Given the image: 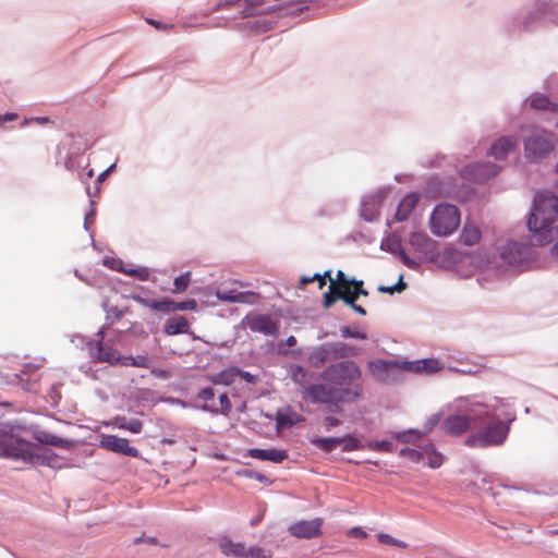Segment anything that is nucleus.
I'll list each match as a JSON object with an SVG mask.
<instances>
[{
	"label": "nucleus",
	"instance_id": "obj_16",
	"mask_svg": "<svg viewBox=\"0 0 558 558\" xmlns=\"http://www.w3.org/2000/svg\"><path fill=\"white\" fill-rule=\"evenodd\" d=\"M99 446L102 449L121 456L131 458L140 457V451L135 447L130 446L126 438H120L116 435H101Z\"/></svg>",
	"mask_w": 558,
	"mask_h": 558
},
{
	"label": "nucleus",
	"instance_id": "obj_3",
	"mask_svg": "<svg viewBox=\"0 0 558 558\" xmlns=\"http://www.w3.org/2000/svg\"><path fill=\"white\" fill-rule=\"evenodd\" d=\"M320 378L327 389L351 398V400L357 401L364 395L362 369L353 360L329 364L320 373Z\"/></svg>",
	"mask_w": 558,
	"mask_h": 558
},
{
	"label": "nucleus",
	"instance_id": "obj_25",
	"mask_svg": "<svg viewBox=\"0 0 558 558\" xmlns=\"http://www.w3.org/2000/svg\"><path fill=\"white\" fill-rule=\"evenodd\" d=\"M34 438L43 445H50L62 449H70L73 446V441L59 437L46 430H38L34 434Z\"/></svg>",
	"mask_w": 558,
	"mask_h": 558
},
{
	"label": "nucleus",
	"instance_id": "obj_11",
	"mask_svg": "<svg viewBox=\"0 0 558 558\" xmlns=\"http://www.w3.org/2000/svg\"><path fill=\"white\" fill-rule=\"evenodd\" d=\"M389 189L381 187L377 191L366 194L361 198L360 218L366 222H374L379 218L380 208L388 195Z\"/></svg>",
	"mask_w": 558,
	"mask_h": 558
},
{
	"label": "nucleus",
	"instance_id": "obj_51",
	"mask_svg": "<svg viewBox=\"0 0 558 558\" xmlns=\"http://www.w3.org/2000/svg\"><path fill=\"white\" fill-rule=\"evenodd\" d=\"M377 537H378L379 543H381V544L391 545V546H396V547H400V548L407 547V544L403 541L397 539L389 534L380 533V534H378Z\"/></svg>",
	"mask_w": 558,
	"mask_h": 558
},
{
	"label": "nucleus",
	"instance_id": "obj_61",
	"mask_svg": "<svg viewBox=\"0 0 558 558\" xmlns=\"http://www.w3.org/2000/svg\"><path fill=\"white\" fill-rule=\"evenodd\" d=\"M153 395L150 389H140L135 399L138 403L149 402L153 400Z\"/></svg>",
	"mask_w": 558,
	"mask_h": 558
},
{
	"label": "nucleus",
	"instance_id": "obj_34",
	"mask_svg": "<svg viewBox=\"0 0 558 558\" xmlns=\"http://www.w3.org/2000/svg\"><path fill=\"white\" fill-rule=\"evenodd\" d=\"M118 361H120L121 366H134V367H142V368H149L151 364V360L146 354H140L136 356L132 355H121V357H118Z\"/></svg>",
	"mask_w": 558,
	"mask_h": 558
},
{
	"label": "nucleus",
	"instance_id": "obj_1",
	"mask_svg": "<svg viewBox=\"0 0 558 558\" xmlns=\"http://www.w3.org/2000/svg\"><path fill=\"white\" fill-rule=\"evenodd\" d=\"M558 219V197L548 190L536 192L526 227L529 243L508 241L500 248V257L511 266H521L530 262L533 246H544L553 242L556 234L555 222Z\"/></svg>",
	"mask_w": 558,
	"mask_h": 558
},
{
	"label": "nucleus",
	"instance_id": "obj_43",
	"mask_svg": "<svg viewBox=\"0 0 558 558\" xmlns=\"http://www.w3.org/2000/svg\"><path fill=\"white\" fill-rule=\"evenodd\" d=\"M154 305V311H158L161 313H172L177 311L175 301L170 298H162L161 300H156Z\"/></svg>",
	"mask_w": 558,
	"mask_h": 558
},
{
	"label": "nucleus",
	"instance_id": "obj_30",
	"mask_svg": "<svg viewBox=\"0 0 558 558\" xmlns=\"http://www.w3.org/2000/svg\"><path fill=\"white\" fill-rule=\"evenodd\" d=\"M235 366H231L225 369H221L220 372L216 374H211L207 376V379L213 385H222V386H230L235 381Z\"/></svg>",
	"mask_w": 558,
	"mask_h": 558
},
{
	"label": "nucleus",
	"instance_id": "obj_59",
	"mask_svg": "<svg viewBox=\"0 0 558 558\" xmlns=\"http://www.w3.org/2000/svg\"><path fill=\"white\" fill-rule=\"evenodd\" d=\"M177 311H195L197 302L195 299H187L182 302H175Z\"/></svg>",
	"mask_w": 558,
	"mask_h": 558
},
{
	"label": "nucleus",
	"instance_id": "obj_10",
	"mask_svg": "<svg viewBox=\"0 0 558 558\" xmlns=\"http://www.w3.org/2000/svg\"><path fill=\"white\" fill-rule=\"evenodd\" d=\"M526 157L531 161L548 156L555 148L551 134L535 131L523 142Z\"/></svg>",
	"mask_w": 558,
	"mask_h": 558
},
{
	"label": "nucleus",
	"instance_id": "obj_18",
	"mask_svg": "<svg viewBox=\"0 0 558 558\" xmlns=\"http://www.w3.org/2000/svg\"><path fill=\"white\" fill-rule=\"evenodd\" d=\"M323 523L324 521L320 518H315L308 521L302 520L291 524L289 526V532L291 535L298 538H315L322 534Z\"/></svg>",
	"mask_w": 558,
	"mask_h": 558
},
{
	"label": "nucleus",
	"instance_id": "obj_49",
	"mask_svg": "<svg viewBox=\"0 0 558 558\" xmlns=\"http://www.w3.org/2000/svg\"><path fill=\"white\" fill-rule=\"evenodd\" d=\"M125 275L136 277L142 281H146L149 279L150 271H149V268L141 266V267H136V268H128V270L125 271Z\"/></svg>",
	"mask_w": 558,
	"mask_h": 558
},
{
	"label": "nucleus",
	"instance_id": "obj_38",
	"mask_svg": "<svg viewBox=\"0 0 558 558\" xmlns=\"http://www.w3.org/2000/svg\"><path fill=\"white\" fill-rule=\"evenodd\" d=\"M275 21L266 20V19H256L255 21H250L245 23V26L248 28L251 33L260 34L271 31L274 28Z\"/></svg>",
	"mask_w": 558,
	"mask_h": 558
},
{
	"label": "nucleus",
	"instance_id": "obj_19",
	"mask_svg": "<svg viewBox=\"0 0 558 558\" xmlns=\"http://www.w3.org/2000/svg\"><path fill=\"white\" fill-rule=\"evenodd\" d=\"M330 361H345L356 357L361 349L356 345L342 341L325 342Z\"/></svg>",
	"mask_w": 558,
	"mask_h": 558
},
{
	"label": "nucleus",
	"instance_id": "obj_2",
	"mask_svg": "<svg viewBox=\"0 0 558 558\" xmlns=\"http://www.w3.org/2000/svg\"><path fill=\"white\" fill-rule=\"evenodd\" d=\"M474 433L464 440L470 448H489L502 446L510 433V426L515 421V413L509 404L499 398L493 402H476L471 405Z\"/></svg>",
	"mask_w": 558,
	"mask_h": 558
},
{
	"label": "nucleus",
	"instance_id": "obj_7",
	"mask_svg": "<svg viewBox=\"0 0 558 558\" xmlns=\"http://www.w3.org/2000/svg\"><path fill=\"white\" fill-rule=\"evenodd\" d=\"M459 226L460 211L457 206L447 203L435 206L429 217V228L436 236H448Z\"/></svg>",
	"mask_w": 558,
	"mask_h": 558
},
{
	"label": "nucleus",
	"instance_id": "obj_28",
	"mask_svg": "<svg viewBox=\"0 0 558 558\" xmlns=\"http://www.w3.org/2000/svg\"><path fill=\"white\" fill-rule=\"evenodd\" d=\"M163 331L168 336L189 332V322L184 316L169 318L163 325Z\"/></svg>",
	"mask_w": 558,
	"mask_h": 558
},
{
	"label": "nucleus",
	"instance_id": "obj_64",
	"mask_svg": "<svg viewBox=\"0 0 558 558\" xmlns=\"http://www.w3.org/2000/svg\"><path fill=\"white\" fill-rule=\"evenodd\" d=\"M340 424H341V421L336 416L328 415V416L324 417V427L327 430H330L331 428L337 427Z\"/></svg>",
	"mask_w": 558,
	"mask_h": 558
},
{
	"label": "nucleus",
	"instance_id": "obj_8",
	"mask_svg": "<svg viewBox=\"0 0 558 558\" xmlns=\"http://www.w3.org/2000/svg\"><path fill=\"white\" fill-rule=\"evenodd\" d=\"M423 194L428 198H456L460 194V185L453 177H428L423 185Z\"/></svg>",
	"mask_w": 558,
	"mask_h": 558
},
{
	"label": "nucleus",
	"instance_id": "obj_42",
	"mask_svg": "<svg viewBox=\"0 0 558 558\" xmlns=\"http://www.w3.org/2000/svg\"><path fill=\"white\" fill-rule=\"evenodd\" d=\"M191 281V271H185L174 278L173 284L174 288L172 290V293L178 294L184 292Z\"/></svg>",
	"mask_w": 558,
	"mask_h": 558
},
{
	"label": "nucleus",
	"instance_id": "obj_9",
	"mask_svg": "<svg viewBox=\"0 0 558 558\" xmlns=\"http://www.w3.org/2000/svg\"><path fill=\"white\" fill-rule=\"evenodd\" d=\"M367 367L371 375L378 383L395 385L403 379L400 361L376 359L368 361Z\"/></svg>",
	"mask_w": 558,
	"mask_h": 558
},
{
	"label": "nucleus",
	"instance_id": "obj_47",
	"mask_svg": "<svg viewBox=\"0 0 558 558\" xmlns=\"http://www.w3.org/2000/svg\"><path fill=\"white\" fill-rule=\"evenodd\" d=\"M236 474L239 476L255 480L259 483H268L269 482V478L265 474L254 471V470H251V469H243V470L239 471Z\"/></svg>",
	"mask_w": 558,
	"mask_h": 558
},
{
	"label": "nucleus",
	"instance_id": "obj_55",
	"mask_svg": "<svg viewBox=\"0 0 558 558\" xmlns=\"http://www.w3.org/2000/svg\"><path fill=\"white\" fill-rule=\"evenodd\" d=\"M338 300H340V292L335 294L332 289L329 288V291L325 292L323 295V307L330 308Z\"/></svg>",
	"mask_w": 558,
	"mask_h": 558
},
{
	"label": "nucleus",
	"instance_id": "obj_5",
	"mask_svg": "<svg viewBox=\"0 0 558 558\" xmlns=\"http://www.w3.org/2000/svg\"><path fill=\"white\" fill-rule=\"evenodd\" d=\"M536 21L558 24V0H537L533 9L510 15L504 27L508 33L529 29Z\"/></svg>",
	"mask_w": 558,
	"mask_h": 558
},
{
	"label": "nucleus",
	"instance_id": "obj_29",
	"mask_svg": "<svg viewBox=\"0 0 558 558\" xmlns=\"http://www.w3.org/2000/svg\"><path fill=\"white\" fill-rule=\"evenodd\" d=\"M310 366L319 368L325 365L326 362L330 361L328 351L325 343H322L311 350L306 359Z\"/></svg>",
	"mask_w": 558,
	"mask_h": 558
},
{
	"label": "nucleus",
	"instance_id": "obj_35",
	"mask_svg": "<svg viewBox=\"0 0 558 558\" xmlns=\"http://www.w3.org/2000/svg\"><path fill=\"white\" fill-rule=\"evenodd\" d=\"M390 435L393 439L402 444H415L422 438V433L416 428L392 432Z\"/></svg>",
	"mask_w": 558,
	"mask_h": 558
},
{
	"label": "nucleus",
	"instance_id": "obj_14",
	"mask_svg": "<svg viewBox=\"0 0 558 558\" xmlns=\"http://www.w3.org/2000/svg\"><path fill=\"white\" fill-rule=\"evenodd\" d=\"M240 326L264 336L279 335L278 324L267 314L250 313L242 318Z\"/></svg>",
	"mask_w": 558,
	"mask_h": 558
},
{
	"label": "nucleus",
	"instance_id": "obj_12",
	"mask_svg": "<svg viewBox=\"0 0 558 558\" xmlns=\"http://www.w3.org/2000/svg\"><path fill=\"white\" fill-rule=\"evenodd\" d=\"M501 167L492 161H476L462 167L459 171L461 178L476 183H484L496 177Z\"/></svg>",
	"mask_w": 558,
	"mask_h": 558
},
{
	"label": "nucleus",
	"instance_id": "obj_33",
	"mask_svg": "<svg viewBox=\"0 0 558 558\" xmlns=\"http://www.w3.org/2000/svg\"><path fill=\"white\" fill-rule=\"evenodd\" d=\"M287 373L290 379L298 386L306 387V383L308 379V372L299 364H289L287 367Z\"/></svg>",
	"mask_w": 558,
	"mask_h": 558
},
{
	"label": "nucleus",
	"instance_id": "obj_52",
	"mask_svg": "<svg viewBox=\"0 0 558 558\" xmlns=\"http://www.w3.org/2000/svg\"><path fill=\"white\" fill-rule=\"evenodd\" d=\"M400 366H402V374L404 372L422 374L421 373V360L400 361Z\"/></svg>",
	"mask_w": 558,
	"mask_h": 558
},
{
	"label": "nucleus",
	"instance_id": "obj_17",
	"mask_svg": "<svg viewBox=\"0 0 558 558\" xmlns=\"http://www.w3.org/2000/svg\"><path fill=\"white\" fill-rule=\"evenodd\" d=\"M473 427V418L471 417V407L468 409L466 414L448 415L441 422V428L445 433L451 436H459Z\"/></svg>",
	"mask_w": 558,
	"mask_h": 558
},
{
	"label": "nucleus",
	"instance_id": "obj_50",
	"mask_svg": "<svg viewBox=\"0 0 558 558\" xmlns=\"http://www.w3.org/2000/svg\"><path fill=\"white\" fill-rule=\"evenodd\" d=\"M441 413H435L430 415L424 423L423 429L420 430L422 433V436L428 434L436 425H438L441 421Z\"/></svg>",
	"mask_w": 558,
	"mask_h": 558
},
{
	"label": "nucleus",
	"instance_id": "obj_21",
	"mask_svg": "<svg viewBox=\"0 0 558 558\" xmlns=\"http://www.w3.org/2000/svg\"><path fill=\"white\" fill-rule=\"evenodd\" d=\"M418 201H420L418 193H416V192L407 193L397 206V210L393 216V220L397 222L405 221L410 217L413 209L416 207Z\"/></svg>",
	"mask_w": 558,
	"mask_h": 558
},
{
	"label": "nucleus",
	"instance_id": "obj_39",
	"mask_svg": "<svg viewBox=\"0 0 558 558\" xmlns=\"http://www.w3.org/2000/svg\"><path fill=\"white\" fill-rule=\"evenodd\" d=\"M101 307L106 312V323L108 326L113 325L123 317V311H119L117 306H110L108 301H104Z\"/></svg>",
	"mask_w": 558,
	"mask_h": 558
},
{
	"label": "nucleus",
	"instance_id": "obj_37",
	"mask_svg": "<svg viewBox=\"0 0 558 558\" xmlns=\"http://www.w3.org/2000/svg\"><path fill=\"white\" fill-rule=\"evenodd\" d=\"M339 440L342 446L341 449L344 452L361 450L365 447V445L352 434H345L339 437Z\"/></svg>",
	"mask_w": 558,
	"mask_h": 558
},
{
	"label": "nucleus",
	"instance_id": "obj_56",
	"mask_svg": "<svg viewBox=\"0 0 558 558\" xmlns=\"http://www.w3.org/2000/svg\"><path fill=\"white\" fill-rule=\"evenodd\" d=\"M244 558H270L265 551L258 546L245 547Z\"/></svg>",
	"mask_w": 558,
	"mask_h": 558
},
{
	"label": "nucleus",
	"instance_id": "obj_63",
	"mask_svg": "<svg viewBox=\"0 0 558 558\" xmlns=\"http://www.w3.org/2000/svg\"><path fill=\"white\" fill-rule=\"evenodd\" d=\"M282 345H283V342H279L278 344V352L279 354L281 355H290L292 356L293 359H298L302 355V350L301 349H295V350H288V349H282Z\"/></svg>",
	"mask_w": 558,
	"mask_h": 558
},
{
	"label": "nucleus",
	"instance_id": "obj_36",
	"mask_svg": "<svg viewBox=\"0 0 558 558\" xmlns=\"http://www.w3.org/2000/svg\"><path fill=\"white\" fill-rule=\"evenodd\" d=\"M481 240V232L476 227L465 225L460 234V242L472 246Z\"/></svg>",
	"mask_w": 558,
	"mask_h": 558
},
{
	"label": "nucleus",
	"instance_id": "obj_46",
	"mask_svg": "<svg viewBox=\"0 0 558 558\" xmlns=\"http://www.w3.org/2000/svg\"><path fill=\"white\" fill-rule=\"evenodd\" d=\"M102 265L112 270L122 272L124 275H125V271L128 270V268L124 266L123 260L118 257L106 256L102 259Z\"/></svg>",
	"mask_w": 558,
	"mask_h": 558
},
{
	"label": "nucleus",
	"instance_id": "obj_58",
	"mask_svg": "<svg viewBox=\"0 0 558 558\" xmlns=\"http://www.w3.org/2000/svg\"><path fill=\"white\" fill-rule=\"evenodd\" d=\"M236 290H220L216 291V298L222 302L233 303Z\"/></svg>",
	"mask_w": 558,
	"mask_h": 558
},
{
	"label": "nucleus",
	"instance_id": "obj_44",
	"mask_svg": "<svg viewBox=\"0 0 558 558\" xmlns=\"http://www.w3.org/2000/svg\"><path fill=\"white\" fill-rule=\"evenodd\" d=\"M366 447L371 450L378 451V452H392L395 450L393 444L386 439L369 440V441H367Z\"/></svg>",
	"mask_w": 558,
	"mask_h": 558
},
{
	"label": "nucleus",
	"instance_id": "obj_26",
	"mask_svg": "<svg viewBox=\"0 0 558 558\" xmlns=\"http://www.w3.org/2000/svg\"><path fill=\"white\" fill-rule=\"evenodd\" d=\"M106 426H113L119 429H125L133 434H140L143 429V423L137 418L128 420L125 416L117 415L110 422L105 423Z\"/></svg>",
	"mask_w": 558,
	"mask_h": 558
},
{
	"label": "nucleus",
	"instance_id": "obj_53",
	"mask_svg": "<svg viewBox=\"0 0 558 558\" xmlns=\"http://www.w3.org/2000/svg\"><path fill=\"white\" fill-rule=\"evenodd\" d=\"M257 296H258V294L256 292H253V291H245V292L236 291L235 292V296L233 299V303H250V304H254L255 300H248V298L256 299Z\"/></svg>",
	"mask_w": 558,
	"mask_h": 558
},
{
	"label": "nucleus",
	"instance_id": "obj_57",
	"mask_svg": "<svg viewBox=\"0 0 558 558\" xmlns=\"http://www.w3.org/2000/svg\"><path fill=\"white\" fill-rule=\"evenodd\" d=\"M235 376L241 377L243 380H245L247 384L255 385L258 381V376L254 375L247 371H244L238 366H235Z\"/></svg>",
	"mask_w": 558,
	"mask_h": 558
},
{
	"label": "nucleus",
	"instance_id": "obj_27",
	"mask_svg": "<svg viewBox=\"0 0 558 558\" xmlns=\"http://www.w3.org/2000/svg\"><path fill=\"white\" fill-rule=\"evenodd\" d=\"M530 100L531 108L535 110H546L550 112H558V104L551 101L548 96L539 93L531 95L525 101Z\"/></svg>",
	"mask_w": 558,
	"mask_h": 558
},
{
	"label": "nucleus",
	"instance_id": "obj_40",
	"mask_svg": "<svg viewBox=\"0 0 558 558\" xmlns=\"http://www.w3.org/2000/svg\"><path fill=\"white\" fill-rule=\"evenodd\" d=\"M444 365L439 360L434 357L421 359V373L422 374H434L441 371Z\"/></svg>",
	"mask_w": 558,
	"mask_h": 558
},
{
	"label": "nucleus",
	"instance_id": "obj_41",
	"mask_svg": "<svg viewBox=\"0 0 558 558\" xmlns=\"http://www.w3.org/2000/svg\"><path fill=\"white\" fill-rule=\"evenodd\" d=\"M293 415H295V413L287 414V413H283L282 411H278L276 413L277 430H283V429L291 428L295 424V421L293 420Z\"/></svg>",
	"mask_w": 558,
	"mask_h": 558
},
{
	"label": "nucleus",
	"instance_id": "obj_20",
	"mask_svg": "<svg viewBox=\"0 0 558 558\" xmlns=\"http://www.w3.org/2000/svg\"><path fill=\"white\" fill-rule=\"evenodd\" d=\"M87 344L89 345V353L94 361L106 362L110 365L120 364L118 357H121V354L110 345H105L101 340H97L94 343L87 342Z\"/></svg>",
	"mask_w": 558,
	"mask_h": 558
},
{
	"label": "nucleus",
	"instance_id": "obj_15",
	"mask_svg": "<svg viewBox=\"0 0 558 558\" xmlns=\"http://www.w3.org/2000/svg\"><path fill=\"white\" fill-rule=\"evenodd\" d=\"M380 250L399 256L401 263L412 270H417L421 266V262H417L407 254L402 246V238L397 231L391 232L381 240Z\"/></svg>",
	"mask_w": 558,
	"mask_h": 558
},
{
	"label": "nucleus",
	"instance_id": "obj_13",
	"mask_svg": "<svg viewBox=\"0 0 558 558\" xmlns=\"http://www.w3.org/2000/svg\"><path fill=\"white\" fill-rule=\"evenodd\" d=\"M408 244L425 260L435 262L440 255L438 243L425 232H412L409 235Z\"/></svg>",
	"mask_w": 558,
	"mask_h": 558
},
{
	"label": "nucleus",
	"instance_id": "obj_23",
	"mask_svg": "<svg viewBox=\"0 0 558 558\" xmlns=\"http://www.w3.org/2000/svg\"><path fill=\"white\" fill-rule=\"evenodd\" d=\"M218 544L226 557L244 558L245 556V544L233 542L228 535L220 536Z\"/></svg>",
	"mask_w": 558,
	"mask_h": 558
},
{
	"label": "nucleus",
	"instance_id": "obj_32",
	"mask_svg": "<svg viewBox=\"0 0 558 558\" xmlns=\"http://www.w3.org/2000/svg\"><path fill=\"white\" fill-rule=\"evenodd\" d=\"M311 444L318 450L330 453L340 446L339 437H318L315 436L311 439Z\"/></svg>",
	"mask_w": 558,
	"mask_h": 558
},
{
	"label": "nucleus",
	"instance_id": "obj_60",
	"mask_svg": "<svg viewBox=\"0 0 558 558\" xmlns=\"http://www.w3.org/2000/svg\"><path fill=\"white\" fill-rule=\"evenodd\" d=\"M444 457L440 452L427 457L426 465L430 469H437L442 464Z\"/></svg>",
	"mask_w": 558,
	"mask_h": 558
},
{
	"label": "nucleus",
	"instance_id": "obj_6",
	"mask_svg": "<svg viewBox=\"0 0 558 558\" xmlns=\"http://www.w3.org/2000/svg\"><path fill=\"white\" fill-rule=\"evenodd\" d=\"M302 399L312 404H325L328 413L340 414L343 412L341 404L354 403L356 400H351L336 391L327 389L324 384H310L301 392Z\"/></svg>",
	"mask_w": 558,
	"mask_h": 558
},
{
	"label": "nucleus",
	"instance_id": "obj_54",
	"mask_svg": "<svg viewBox=\"0 0 558 558\" xmlns=\"http://www.w3.org/2000/svg\"><path fill=\"white\" fill-rule=\"evenodd\" d=\"M359 296L355 292L340 288V300L348 306L356 304Z\"/></svg>",
	"mask_w": 558,
	"mask_h": 558
},
{
	"label": "nucleus",
	"instance_id": "obj_24",
	"mask_svg": "<svg viewBox=\"0 0 558 558\" xmlns=\"http://www.w3.org/2000/svg\"><path fill=\"white\" fill-rule=\"evenodd\" d=\"M514 146L515 141L512 137H500L492 144L489 155L496 160L505 159Z\"/></svg>",
	"mask_w": 558,
	"mask_h": 558
},
{
	"label": "nucleus",
	"instance_id": "obj_22",
	"mask_svg": "<svg viewBox=\"0 0 558 558\" xmlns=\"http://www.w3.org/2000/svg\"><path fill=\"white\" fill-rule=\"evenodd\" d=\"M247 456L253 459H258L262 461H270L272 463H281L283 460L288 458V452L282 449L269 448H252L247 451Z\"/></svg>",
	"mask_w": 558,
	"mask_h": 558
},
{
	"label": "nucleus",
	"instance_id": "obj_4",
	"mask_svg": "<svg viewBox=\"0 0 558 558\" xmlns=\"http://www.w3.org/2000/svg\"><path fill=\"white\" fill-rule=\"evenodd\" d=\"M35 445L15 433V427H4L0 441V458L20 460L29 464L51 465V457L47 453L34 452Z\"/></svg>",
	"mask_w": 558,
	"mask_h": 558
},
{
	"label": "nucleus",
	"instance_id": "obj_48",
	"mask_svg": "<svg viewBox=\"0 0 558 558\" xmlns=\"http://www.w3.org/2000/svg\"><path fill=\"white\" fill-rule=\"evenodd\" d=\"M340 335L343 339H367V333L365 331H354L349 326H341Z\"/></svg>",
	"mask_w": 558,
	"mask_h": 558
},
{
	"label": "nucleus",
	"instance_id": "obj_31",
	"mask_svg": "<svg viewBox=\"0 0 558 558\" xmlns=\"http://www.w3.org/2000/svg\"><path fill=\"white\" fill-rule=\"evenodd\" d=\"M219 402L221 404L220 413L222 415H229V413L232 410V403L229 399L228 393L223 392L219 396ZM195 409H199L204 412H209L211 414H218L219 410L217 408H214L207 403H204L202 405H194Z\"/></svg>",
	"mask_w": 558,
	"mask_h": 558
},
{
	"label": "nucleus",
	"instance_id": "obj_62",
	"mask_svg": "<svg viewBox=\"0 0 558 558\" xmlns=\"http://www.w3.org/2000/svg\"><path fill=\"white\" fill-rule=\"evenodd\" d=\"M197 398L204 401H210L215 398V390L213 387H205L197 393Z\"/></svg>",
	"mask_w": 558,
	"mask_h": 558
},
{
	"label": "nucleus",
	"instance_id": "obj_45",
	"mask_svg": "<svg viewBox=\"0 0 558 558\" xmlns=\"http://www.w3.org/2000/svg\"><path fill=\"white\" fill-rule=\"evenodd\" d=\"M399 456L410 460L413 463H421L424 460V452L413 448H402Z\"/></svg>",
	"mask_w": 558,
	"mask_h": 558
}]
</instances>
